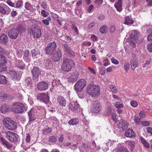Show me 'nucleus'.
Instances as JSON below:
<instances>
[{
    "label": "nucleus",
    "instance_id": "1",
    "mask_svg": "<svg viewBox=\"0 0 152 152\" xmlns=\"http://www.w3.org/2000/svg\"><path fill=\"white\" fill-rule=\"evenodd\" d=\"M27 109V105L24 103L16 102L13 103L10 107L11 111L14 113H21Z\"/></svg>",
    "mask_w": 152,
    "mask_h": 152
},
{
    "label": "nucleus",
    "instance_id": "2",
    "mask_svg": "<svg viewBox=\"0 0 152 152\" xmlns=\"http://www.w3.org/2000/svg\"><path fill=\"white\" fill-rule=\"evenodd\" d=\"M100 89L98 85L95 84H89L87 86L86 91L88 94L92 97H95L99 94Z\"/></svg>",
    "mask_w": 152,
    "mask_h": 152
},
{
    "label": "nucleus",
    "instance_id": "3",
    "mask_svg": "<svg viewBox=\"0 0 152 152\" xmlns=\"http://www.w3.org/2000/svg\"><path fill=\"white\" fill-rule=\"evenodd\" d=\"M3 121L5 128L9 130H13L17 128L15 123L8 117L4 118Z\"/></svg>",
    "mask_w": 152,
    "mask_h": 152
},
{
    "label": "nucleus",
    "instance_id": "4",
    "mask_svg": "<svg viewBox=\"0 0 152 152\" xmlns=\"http://www.w3.org/2000/svg\"><path fill=\"white\" fill-rule=\"evenodd\" d=\"M74 65L75 63L73 60L65 59L63 60L61 68L64 71L68 72L71 70L72 66Z\"/></svg>",
    "mask_w": 152,
    "mask_h": 152
},
{
    "label": "nucleus",
    "instance_id": "5",
    "mask_svg": "<svg viewBox=\"0 0 152 152\" xmlns=\"http://www.w3.org/2000/svg\"><path fill=\"white\" fill-rule=\"evenodd\" d=\"M25 30V28L22 26L20 27V26H18L17 29H15L14 28L11 29L8 32V35L10 38L15 39L18 36L19 31L20 33H22Z\"/></svg>",
    "mask_w": 152,
    "mask_h": 152
},
{
    "label": "nucleus",
    "instance_id": "6",
    "mask_svg": "<svg viewBox=\"0 0 152 152\" xmlns=\"http://www.w3.org/2000/svg\"><path fill=\"white\" fill-rule=\"evenodd\" d=\"M86 85V81L83 79H80L76 82L74 86V89L76 92H80Z\"/></svg>",
    "mask_w": 152,
    "mask_h": 152
},
{
    "label": "nucleus",
    "instance_id": "7",
    "mask_svg": "<svg viewBox=\"0 0 152 152\" xmlns=\"http://www.w3.org/2000/svg\"><path fill=\"white\" fill-rule=\"evenodd\" d=\"M30 33L35 38H39L41 36V29L37 26H32L31 29Z\"/></svg>",
    "mask_w": 152,
    "mask_h": 152
},
{
    "label": "nucleus",
    "instance_id": "8",
    "mask_svg": "<svg viewBox=\"0 0 152 152\" xmlns=\"http://www.w3.org/2000/svg\"><path fill=\"white\" fill-rule=\"evenodd\" d=\"M38 101L47 104L49 102V97L47 92L38 94L37 95Z\"/></svg>",
    "mask_w": 152,
    "mask_h": 152
},
{
    "label": "nucleus",
    "instance_id": "9",
    "mask_svg": "<svg viewBox=\"0 0 152 152\" xmlns=\"http://www.w3.org/2000/svg\"><path fill=\"white\" fill-rule=\"evenodd\" d=\"M56 47V44L55 42L50 43L46 48V54L48 55L53 54L54 53Z\"/></svg>",
    "mask_w": 152,
    "mask_h": 152
},
{
    "label": "nucleus",
    "instance_id": "10",
    "mask_svg": "<svg viewBox=\"0 0 152 152\" xmlns=\"http://www.w3.org/2000/svg\"><path fill=\"white\" fill-rule=\"evenodd\" d=\"M6 136L7 138L11 142H16L18 140V135L17 134L12 132L10 131L7 132L6 133Z\"/></svg>",
    "mask_w": 152,
    "mask_h": 152
},
{
    "label": "nucleus",
    "instance_id": "11",
    "mask_svg": "<svg viewBox=\"0 0 152 152\" xmlns=\"http://www.w3.org/2000/svg\"><path fill=\"white\" fill-rule=\"evenodd\" d=\"M117 144V142L116 141L109 140L107 142L104 144L102 149L104 151L106 152L109 149L108 146L113 148L115 147Z\"/></svg>",
    "mask_w": 152,
    "mask_h": 152
},
{
    "label": "nucleus",
    "instance_id": "12",
    "mask_svg": "<svg viewBox=\"0 0 152 152\" xmlns=\"http://www.w3.org/2000/svg\"><path fill=\"white\" fill-rule=\"evenodd\" d=\"M100 104L97 102H94L92 103L91 108V111L93 112L97 113L101 110Z\"/></svg>",
    "mask_w": 152,
    "mask_h": 152
},
{
    "label": "nucleus",
    "instance_id": "13",
    "mask_svg": "<svg viewBox=\"0 0 152 152\" xmlns=\"http://www.w3.org/2000/svg\"><path fill=\"white\" fill-rule=\"evenodd\" d=\"M32 77L34 80L36 81L38 80V77L40 75V71L39 68L36 66H34L31 71Z\"/></svg>",
    "mask_w": 152,
    "mask_h": 152
},
{
    "label": "nucleus",
    "instance_id": "14",
    "mask_svg": "<svg viewBox=\"0 0 152 152\" xmlns=\"http://www.w3.org/2000/svg\"><path fill=\"white\" fill-rule=\"evenodd\" d=\"M10 12V9L4 3L0 4V12L2 14H8Z\"/></svg>",
    "mask_w": 152,
    "mask_h": 152
},
{
    "label": "nucleus",
    "instance_id": "15",
    "mask_svg": "<svg viewBox=\"0 0 152 152\" xmlns=\"http://www.w3.org/2000/svg\"><path fill=\"white\" fill-rule=\"evenodd\" d=\"M52 54V59L53 61H58L60 59L61 54L60 50H57L55 53H54Z\"/></svg>",
    "mask_w": 152,
    "mask_h": 152
},
{
    "label": "nucleus",
    "instance_id": "16",
    "mask_svg": "<svg viewBox=\"0 0 152 152\" xmlns=\"http://www.w3.org/2000/svg\"><path fill=\"white\" fill-rule=\"evenodd\" d=\"M79 76V73L77 71L73 72L72 74L69 77L68 80L69 82H74L76 81Z\"/></svg>",
    "mask_w": 152,
    "mask_h": 152
},
{
    "label": "nucleus",
    "instance_id": "17",
    "mask_svg": "<svg viewBox=\"0 0 152 152\" xmlns=\"http://www.w3.org/2000/svg\"><path fill=\"white\" fill-rule=\"evenodd\" d=\"M48 85L47 83L43 81L38 83L37 88L39 90L45 91L48 89Z\"/></svg>",
    "mask_w": 152,
    "mask_h": 152
},
{
    "label": "nucleus",
    "instance_id": "18",
    "mask_svg": "<svg viewBox=\"0 0 152 152\" xmlns=\"http://www.w3.org/2000/svg\"><path fill=\"white\" fill-rule=\"evenodd\" d=\"M79 104L77 102L70 103L68 105L69 108L72 111H76L79 107Z\"/></svg>",
    "mask_w": 152,
    "mask_h": 152
},
{
    "label": "nucleus",
    "instance_id": "19",
    "mask_svg": "<svg viewBox=\"0 0 152 152\" xmlns=\"http://www.w3.org/2000/svg\"><path fill=\"white\" fill-rule=\"evenodd\" d=\"M125 136L129 138H134L135 137V134L133 130L131 129H127L125 132Z\"/></svg>",
    "mask_w": 152,
    "mask_h": 152
},
{
    "label": "nucleus",
    "instance_id": "20",
    "mask_svg": "<svg viewBox=\"0 0 152 152\" xmlns=\"http://www.w3.org/2000/svg\"><path fill=\"white\" fill-rule=\"evenodd\" d=\"M128 123L125 120H121L119 121L118 126L120 129L124 130L128 127Z\"/></svg>",
    "mask_w": 152,
    "mask_h": 152
},
{
    "label": "nucleus",
    "instance_id": "21",
    "mask_svg": "<svg viewBox=\"0 0 152 152\" xmlns=\"http://www.w3.org/2000/svg\"><path fill=\"white\" fill-rule=\"evenodd\" d=\"M29 51L28 50H25L23 59L24 60L27 62H29L31 60V56L29 54Z\"/></svg>",
    "mask_w": 152,
    "mask_h": 152
},
{
    "label": "nucleus",
    "instance_id": "22",
    "mask_svg": "<svg viewBox=\"0 0 152 152\" xmlns=\"http://www.w3.org/2000/svg\"><path fill=\"white\" fill-rule=\"evenodd\" d=\"M43 64L45 68L47 69H50L52 68V62L50 59H47L45 60Z\"/></svg>",
    "mask_w": 152,
    "mask_h": 152
},
{
    "label": "nucleus",
    "instance_id": "23",
    "mask_svg": "<svg viewBox=\"0 0 152 152\" xmlns=\"http://www.w3.org/2000/svg\"><path fill=\"white\" fill-rule=\"evenodd\" d=\"M8 41V37L4 34H2L0 36V42L4 45H6Z\"/></svg>",
    "mask_w": 152,
    "mask_h": 152
},
{
    "label": "nucleus",
    "instance_id": "24",
    "mask_svg": "<svg viewBox=\"0 0 152 152\" xmlns=\"http://www.w3.org/2000/svg\"><path fill=\"white\" fill-rule=\"evenodd\" d=\"M114 6L117 11L120 12L122 10V0H118L114 4Z\"/></svg>",
    "mask_w": 152,
    "mask_h": 152
},
{
    "label": "nucleus",
    "instance_id": "25",
    "mask_svg": "<svg viewBox=\"0 0 152 152\" xmlns=\"http://www.w3.org/2000/svg\"><path fill=\"white\" fill-rule=\"evenodd\" d=\"M134 22V20L130 16H127L125 18L124 24L130 25L132 24Z\"/></svg>",
    "mask_w": 152,
    "mask_h": 152
},
{
    "label": "nucleus",
    "instance_id": "26",
    "mask_svg": "<svg viewBox=\"0 0 152 152\" xmlns=\"http://www.w3.org/2000/svg\"><path fill=\"white\" fill-rule=\"evenodd\" d=\"M0 140L2 144L7 148L10 149L11 147V145L5 139L1 137H0Z\"/></svg>",
    "mask_w": 152,
    "mask_h": 152
},
{
    "label": "nucleus",
    "instance_id": "27",
    "mask_svg": "<svg viewBox=\"0 0 152 152\" xmlns=\"http://www.w3.org/2000/svg\"><path fill=\"white\" fill-rule=\"evenodd\" d=\"M0 111L1 113H4L11 111V110L10 109V107H9L8 105L3 104L1 107Z\"/></svg>",
    "mask_w": 152,
    "mask_h": 152
},
{
    "label": "nucleus",
    "instance_id": "28",
    "mask_svg": "<svg viewBox=\"0 0 152 152\" xmlns=\"http://www.w3.org/2000/svg\"><path fill=\"white\" fill-rule=\"evenodd\" d=\"M57 101L60 104L62 107L65 106L66 104V101L65 99L61 96L58 97Z\"/></svg>",
    "mask_w": 152,
    "mask_h": 152
},
{
    "label": "nucleus",
    "instance_id": "29",
    "mask_svg": "<svg viewBox=\"0 0 152 152\" xmlns=\"http://www.w3.org/2000/svg\"><path fill=\"white\" fill-rule=\"evenodd\" d=\"M130 64L132 69L134 70L138 66V63L136 58H134L131 60Z\"/></svg>",
    "mask_w": 152,
    "mask_h": 152
},
{
    "label": "nucleus",
    "instance_id": "30",
    "mask_svg": "<svg viewBox=\"0 0 152 152\" xmlns=\"http://www.w3.org/2000/svg\"><path fill=\"white\" fill-rule=\"evenodd\" d=\"M15 65L17 67L21 69H23L25 68V64L21 61L16 60L15 62Z\"/></svg>",
    "mask_w": 152,
    "mask_h": 152
},
{
    "label": "nucleus",
    "instance_id": "31",
    "mask_svg": "<svg viewBox=\"0 0 152 152\" xmlns=\"http://www.w3.org/2000/svg\"><path fill=\"white\" fill-rule=\"evenodd\" d=\"M126 143L129 148L130 149L131 151H132L134 148L135 142L129 140L126 142Z\"/></svg>",
    "mask_w": 152,
    "mask_h": 152
},
{
    "label": "nucleus",
    "instance_id": "32",
    "mask_svg": "<svg viewBox=\"0 0 152 152\" xmlns=\"http://www.w3.org/2000/svg\"><path fill=\"white\" fill-rule=\"evenodd\" d=\"M28 115L29 117V121H33L35 119V114L33 113V109H31L28 113Z\"/></svg>",
    "mask_w": 152,
    "mask_h": 152
},
{
    "label": "nucleus",
    "instance_id": "33",
    "mask_svg": "<svg viewBox=\"0 0 152 152\" xmlns=\"http://www.w3.org/2000/svg\"><path fill=\"white\" fill-rule=\"evenodd\" d=\"M24 7L27 10L31 12L33 11V7L28 2H26L25 3Z\"/></svg>",
    "mask_w": 152,
    "mask_h": 152
},
{
    "label": "nucleus",
    "instance_id": "34",
    "mask_svg": "<svg viewBox=\"0 0 152 152\" xmlns=\"http://www.w3.org/2000/svg\"><path fill=\"white\" fill-rule=\"evenodd\" d=\"M32 55L33 56L36 58L38 57L39 56V49L37 48H35L31 50Z\"/></svg>",
    "mask_w": 152,
    "mask_h": 152
},
{
    "label": "nucleus",
    "instance_id": "35",
    "mask_svg": "<svg viewBox=\"0 0 152 152\" xmlns=\"http://www.w3.org/2000/svg\"><path fill=\"white\" fill-rule=\"evenodd\" d=\"M140 139L142 143L145 147L147 148H150L149 144L143 137H140Z\"/></svg>",
    "mask_w": 152,
    "mask_h": 152
},
{
    "label": "nucleus",
    "instance_id": "36",
    "mask_svg": "<svg viewBox=\"0 0 152 152\" xmlns=\"http://www.w3.org/2000/svg\"><path fill=\"white\" fill-rule=\"evenodd\" d=\"M7 63L6 57L2 55H0V65H5Z\"/></svg>",
    "mask_w": 152,
    "mask_h": 152
},
{
    "label": "nucleus",
    "instance_id": "37",
    "mask_svg": "<svg viewBox=\"0 0 152 152\" xmlns=\"http://www.w3.org/2000/svg\"><path fill=\"white\" fill-rule=\"evenodd\" d=\"M10 76L12 79L14 80H16L17 79V74L15 71H11L10 72Z\"/></svg>",
    "mask_w": 152,
    "mask_h": 152
},
{
    "label": "nucleus",
    "instance_id": "38",
    "mask_svg": "<svg viewBox=\"0 0 152 152\" xmlns=\"http://www.w3.org/2000/svg\"><path fill=\"white\" fill-rule=\"evenodd\" d=\"M23 6V1L22 0H18L15 2V7L16 8H19Z\"/></svg>",
    "mask_w": 152,
    "mask_h": 152
},
{
    "label": "nucleus",
    "instance_id": "39",
    "mask_svg": "<svg viewBox=\"0 0 152 152\" xmlns=\"http://www.w3.org/2000/svg\"><path fill=\"white\" fill-rule=\"evenodd\" d=\"M78 122V119L77 118H75L69 120V124L70 125H74L77 124Z\"/></svg>",
    "mask_w": 152,
    "mask_h": 152
},
{
    "label": "nucleus",
    "instance_id": "40",
    "mask_svg": "<svg viewBox=\"0 0 152 152\" xmlns=\"http://www.w3.org/2000/svg\"><path fill=\"white\" fill-rule=\"evenodd\" d=\"M139 34L136 30H134L132 31L131 34L130 35V37L132 39V40L133 39H136L137 38V35Z\"/></svg>",
    "mask_w": 152,
    "mask_h": 152
},
{
    "label": "nucleus",
    "instance_id": "41",
    "mask_svg": "<svg viewBox=\"0 0 152 152\" xmlns=\"http://www.w3.org/2000/svg\"><path fill=\"white\" fill-rule=\"evenodd\" d=\"M108 28L106 25L101 27L100 29V31L102 34L105 33L107 32Z\"/></svg>",
    "mask_w": 152,
    "mask_h": 152
},
{
    "label": "nucleus",
    "instance_id": "42",
    "mask_svg": "<svg viewBox=\"0 0 152 152\" xmlns=\"http://www.w3.org/2000/svg\"><path fill=\"white\" fill-rule=\"evenodd\" d=\"M31 145L30 142L27 143L26 142H23L21 144V146L24 150H26L29 148L30 147Z\"/></svg>",
    "mask_w": 152,
    "mask_h": 152
},
{
    "label": "nucleus",
    "instance_id": "43",
    "mask_svg": "<svg viewBox=\"0 0 152 152\" xmlns=\"http://www.w3.org/2000/svg\"><path fill=\"white\" fill-rule=\"evenodd\" d=\"M109 88L110 91L113 93L114 94L116 93L117 92V90L116 88L113 85H111L109 86Z\"/></svg>",
    "mask_w": 152,
    "mask_h": 152
},
{
    "label": "nucleus",
    "instance_id": "44",
    "mask_svg": "<svg viewBox=\"0 0 152 152\" xmlns=\"http://www.w3.org/2000/svg\"><path fill=\"white\" fill-rule=\"evenodd\" d=\"M7 82L6 77L4 76L0 75V83L5 84Z\"/></svg>",
    "mask_w": 152,
    "mask_h": 152
},
{
    "label": "nucleus",
    "instance_id": "45",
    "mask_svg": "<svg viewBox=\"0 0 152 152\" xmlns=\"http://www.w3.org/2000/svg\"><path fill=\"white\" fill-rule=\"evenodd\" d=\"M40 5L43 9L45 10H47L49 8L46 2L45 1H42L40 4Z\"/></svg>",
    "mask_w": 152,
    "mask_h": 152
},
{
    "label": "nucleus",
    "instance_id": "46",
    "mask_svg": "<svg viewBox=\"0 0 152 152\" xmlns=\"http://www.w3.org/2000/svg\"><path fill=\"white\" fill-rule=\"evenodd\" d=\"M117 152H129L127 149L123 146H121L117 150Z\"/></svg>",
    "mask_w": 152,
    "mask_h": 152
},
{
    "label": "nucleus",
    "instance_id": "47",
    "mask_svg": "<svg viewBox=\"0 0 152 152\" xmlns=\"http://www.w3.org/2000/svg\"><path fill=\"white\" fill-rule=\"evenodd\" d=\"M114 104V106L117 108H121L124 106V104H121L119 102H116Z\"/></svg>",
    "mask_w": 152,
    "mask_h": 152
},
{
    "label": "nucleus",
    "instance_id": "48",
    "mask_svg": "<svg viewBox=\"0 0 152 152\" xmlns=\"http://www.w3.org/2000/svg\"><path fill=\"white\" fill-rule=\"evenodd\" d=\"M111 108L110 107H108L105 111V114L106 115H108L111 114Z\"/></svg>",
    "mask_w": 152,
    "mask_h": 152
},
{
    "label": "nucleus",
    "instance_id": "49",
    "mask_svg": "<svg viewBox=\"0 0 152 152\" xmlns=\"http://www.w3.org/2000/svg\"><path fill=\"white\" fill-rule=\"evenodd\" d=\"M48 20L47 19H45L42 20V22L43 23L45 24V25L48 26L49 25V20H50L51 19L50 17H48Z\"/></svg>",
    "mask_w": 152,
    "mask_h": 152
},
{
    "label": "nucleus",
    "instance_id": "50",
    "mask_svg": "<svg viewBox=\"0 0 152 152\" xmlns=\"http://www.w3.org/2000/svg\"><path fill=\"white\" fill-rule=\"evenodd\" d=\"M41 14L42 16L44 17H47L49 15V13L48 12L44 10H42Z\"/></svg>",
    "mask_w": 152,
    "mask_h": 152
},
{
    "label": "nucleus",
    "instance_id": "51",
    "mask_svg": "<svg viewBox=\"0 0 152 152\" xmlns=\"http://www.w3.org/2000/svg\"><path fill=\"white\" fill-rule=\"evenodd\" d=\"M7 70V67L5 65H0V73L2 72L6 71Z\"/></svg>",
    "mask_w": 152,
    "mask_h": 152
},
{
    "label": "nucleus",
    "instance_id": "52",
    "mask_svg": "<svg viewBox=\"0 0 152 152\" xmlns=\"http://www.w3.org/2000/svg\"><path fill=\"white\" fill-rule=\"evenodd\" d=\"M129 67V62H126L124 64V68L126 72H127Z\"/></svg>",
    "mask_w": 152,
    "mask_h": 152
},
{
    "label": "nucleus",
    "instance_id": "53",
    "mask_svg": "<svg viewBox=\"0 0 152 152\" xmlns=\"http://www.w3.org/2000/svg\"><path fill=\"white\" fill-rule=\"evenodd\" d=\"M49 140L50 142H55L56 141V139L55 136H51L49 137Z\"/></svg>",
    "mask_w": 152,
    "mask_h": 152
},
{
    "label": "nucleus",
    "instance_id": "54",
    "mask_svg": "<svg viewBox=\"0 0 152 152\" xmlns=\"http://www.w3.org/2000/svg\"><path fill=\"white\" fill-rule=\"evenodd\" d=\"M131 105L134 107H136L138 105V103L137 101L134 100H132L130 102Z\"/></svg>",
    "mask_w": 152,
    "mask_h": 152
},
{
    "label": "nucleus",
    "instance_id": "55",
    "mask_svg": "<svg viewBox=\"0 0 152 152\" xmlns=\"http://www.w3.org/2000/svg\"><path fill=\"white\" fill-rule=\"evenodd\" d=\"M30 138L31 137L30 136L29 134L27 133L26 134L25 140L26 142H30Z\"/></svg>",
    "mask_w": 152,
    "mask_h": 152
},
{
    "label": "nucleus",
    "instance_id": "56",
    "mask_svg": "<svg viewBox=\"0 0 152 152\" xmlns=\"http://www.w3.org/2000/svg\"><path fill=\"white\" fill-rule=\"evenodd\" d=\"M7 4L10 7H15V4L11 1V0H7L6 1Z\"/></svg>",
    "mask_w": 152,
    "mask_h": 152
},
{
    "label": "nucleus",
    "instance_id": "57",
    "mask_svg": "<svg viewBox=\"0 0 152 152\" xmlns=\"http://www.w3.org/2000/svg\"><path fill=\"white\" fill-rule=\"evenodd\" d=\"M82 44L83 45L89 46L91 45V42L89 41H85L83 42Z\"/></svg>",
    "mask_w": 152,
    "mask_h": 152
},
{
    "label": "nucleus",
    "instance_id": "58",
    "mask_svg": "<svg viewBox=\"0 0 152 152\" xmlns=\"http://www.w3.org/2000/svg\"><path fill=\"white\" fill-rule=\"evenodd\" d=\"M111 60L112 63L115 64L116 65L119 64V61L114 58H112Z\"/></svg>",
    "mask_w": 152,
    "mask_h": 152
},
{
    "label": "nucleus",
    "instance_id": "59",
    "mask_svg": "<svg viewBox=\"0 0 152 152\" xmlns=\"http://www.w3.org/2000/svg\"><path fill=\"white\" fill-rule=\"evenodd\" d=\"M147 48L150 52L152 53V43H150L147 45Z\"/></svg>",
    "mask_w": 152,
    "mask_h": 152
},
{
    "label": "nucleus",
    "instance_id": "60",
    "mask_svg": "<svg viewBox=\"0 0 152 152\" xmlns=\"http://www.w3.org/2000/svg\"><path fill=\"white\" fill-rule=\"evenodd\" d=\"M134 121L137 124H139L140 123V119L139 118L135 117L134 119Z\"/></svg>",
    "mask_w": 152,
    "mask_h": 152
},
{
    "label": "nucleus",
    "instance_id": "61",
    "mask_svg": "<svg viewBox=\"0 0 152 152\" xmlns=\"http://www.w3.org/2000/svg\"><path fill=\"white\" fill-rule=\"evenodd\" d=\"M139 115L141 118H145V115L144 111H141L139 113Z\"/></svg>",
    "mask_w": 152,
    "mask_h": 152
},
{
    "label": "nucleus",
    "instance_id": "62",
    "mask_svg": "<svg viewBox=\"0 0 152 152\" xmlns=\"http://www.w3.org/2000/svg\"><path fill=\"white\" fill-rule=\"evenodd\" d=\"M22 51L21 50H18L17 52V56L18 58H20L22 57Z\"/></svg>",
    "mask_w": 152,
    "mask_h": 152
},
{
    "label": "nucleus",
    "instance_id": "63",
    "mask_svg": "<svg viewBox=\"0 0 152 152\" xmlns=\"http://www.w3.org/2000/svg\"><path fill=\"white\" fill-rule=\"evenodd\" d=\"M112 119L113 121L116 122L117 121V115L115 113H113L112 114Z\"/></svg>",
    "mask_w": 152,
    "mask_h": 152
},
{
    "label": "nucleus",
    "instance_id": "64",
    "mask_svg": "<svg viewBox=\"0 0 152 152\" xmlns=\"http://www.w3.org/2000/svg\"><path fill=\"white\" fill-rule=\"evenodd\" d=\"M91 38L93 41H95L97 40V37L94 34L91 35Z\"/></svg>",
    "mask_w": 152,
    "mask_h": 152
}]
</instances>
